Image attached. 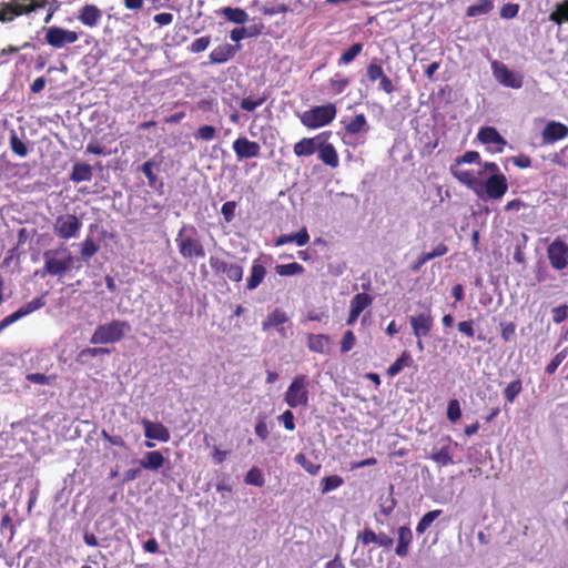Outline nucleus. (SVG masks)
<instances>
[{"label":"nucleus","mask_w":568,"mask_h":568,"mask_svg":"<svg viewBox=\"0 0 568 568\" xmlns=\"http://www.w3.org/2000/svg\"><path fill=\"white\" fill-rule=\"evenodd\" d=\"M336 114V105L334 103H326L304 111L300 115V121L307 129L316 130L332 123Z\"/></svg>","instance_id":"nucleus-1"},{"label":"nucleus","mask_w":568,"mask_h":568,"mask_svg":"<svg viewBox=\"0 0 568 568\" xmlns=\"http://www.w3.org/2000/svg\"><path fill=\"white\" fill-rule=\"evenodd\" d=\"M310 379L304 374L295 375L284 393V402L290 408L307 407L310 403Z\"/></svg>","instance_id":"nucleus-2"},{"label":"nucleus","mask_w":568,"mask_h":568,"mask_svg":"<svg viewBox=\"0 0 568 568\" xmlns=\"http://www.w3.org/2000/svg\"><path fill=\"white\" fill-rule=\"evenodd\" d=\"M488 176L483 182V193L490 200H500L508 190L507 178L495 162H485Z\"/></svg>","instance_id":"nucleus-3"},{"label":"nucleus","mask_w":568,"mask_h":568,"mask_svg":"<svg viewBox=\"0 0 568 568\" xmlns=\"http://www.w3.org/2000/svg\"><path fill=\"white\" fill-rule=\"evenodd\" d=\"M176 245L180 254L185 258L204 257L203 245L197 239L196 229L192 225H183L176 236Z\"/></svg>","instance_id":"nucleus-4"},{"label":"nucleus","mask_w":568,"mask_h":568,"mask_svg":"<svg viewBox=\"0 0 568 568\" xmlns=\"http://www.w3.org/2000/svg\"><path fill=\"white\" fill-rule=\"evenodd\" d=\"M43 273L60 276L71 268L73 258L70 251L64 247L48 250L43 254Z\"/></svg>","instance_id":"nucleus-5"},{"label":"nucleus","mask_w":568,"mask_h":568,"mask_svg":"<svg viewBox=\"0 0 568 568\" xmlns=\"http://www.w3.org/2000/svg\"><path fill=\"white\" fill-rule=\"evenodd\" d=\"M450 173L456 180L473 190L477 195H483V182L489 174V171H486L485 162L480 164L477 170H466L458 168V164H452Z\"/></svg>","instance_id":"nucleus-6"},{"label":"nucleus","mask_w":568,"mask_h":568,"mask_svg":"<svg viewBox=\"0 0 568 568\" xmlns=\"http://www.w3.org/2000/svg\"><path fill=\"white\" fill-rule=\"evenodd\" d=\"M130 331V325L124 321H112L99 325L91 336L92 344H111L120 342Z\"/></svg>","instance_id":"nucleus-7"},{"label":"nucleus","mask_w":568,"mask_h":568,"mask_svg":"<svg viewBox=\"0 0 568 568\" xmlns=\"http://www.w3.org/2000/svg\"><path fill=\"white\" fill-rule=\"evenodd\" d=\"M44 40L50 47L61 49L75 43L79 40V33L74 30L52 26L44 29Z\"/></svg>","instance_id":"nucleus-8"},{"label":"nucleus","mask_w":568,"mask_h":568,"mask_svg":"<svg viewBox=\"0 0 568 568\" xmlns=\"http://www.w3.org/2000/svg\"><path fill=\"white\" fill-rule=\"evenodd\" d=\"M47 0H14L0 11V20L11 21L16 17L44 7Z\"/></svg>","instance_id":"nucleus-9"},{"label":"nucleus","mask_w":568,"mask_h":568,"mask_svg":"<svg viewBox=\"0 0 568 568\" xmlns=\"http://www.w3.org/2000/svg\"><path fill=\"white\" fill-rule=\"evenodd\" d=\"M82 222L73 214L60 215L53 224L54 234L62 240H70L78 236Z\"/></svg>","instance_id":"nucleus-10"},{"label":"nucleus","mask_w":568,"mask_h":568,"mask_svg":"<svg viewBox=\"0 0 568 568\" xmlns=\"http://www.w3.org/2000/svg\"><path fill=\"white\" fill-rule=\"evenodd\" d=\"M491 71L495 79L504 87L520 89L523 87V75L507 68L501 62L493 61Z\"/></svg>","instance_id":"nucleus-11"},{"label":"nucleus","mask_w":568,"mask_h":568,"mask_svg":"<svg viewBox=\"0 0 568 568\" xmlns=\"http://www.w3.org/2000/svg\"><path fill=\"white\" fill-rule=\"evenodd\" d=\"M141 424L144 429V436L149 439L148 442H145V446L148 448L154 447V443H152L151 440H159L162 443H166L170 440V430L162 423L151 422L146 418H143L141 420Z\"/></svg>","instance_id":"nucleus-12"},{"label":"nucleus","mask_w":568,"mask_h":568,"mask_svg":"<svg viewBox=\"0 0 568 568\" xmlns=\"http://www.w3.org/2000/svg\"><path fill=\"white\" fill-rule=\"evenodd\" d=\"M478 140L487 146V151L490 153L503 152L506 140L498 133L493 126H485L478 131Z\"/></svg>","instance_id":"nucleus-13"},{"label":"nucleus","mask_w":568,"mask_h":568,"mask_svg":"<svg viewBox=\"0 0 568 568\" xmlns=\"http://www.w3.org/2000/svg\"><path fill=\"white\" fill-rule=\"evenodd\" d=\"M210 265L216 274H223L231 281L241 282L243 278V267L239 264L229 263L217 256H211Z\"/></svg>","instance_id":"nucleus-14"},{"label":"nucleus","mask_w":568,"mask_h":568,"mask_svg":"<svg viewBox=\"0 0 568 568\" xmlns=\"http://www.w3.org/2000/svg\"><path fill=\"white\" fill-rule=\"evenodd\" d=\"M550 265L555 270H564L568 265V245L560 240H555L547 250Z\"/></svg>","instance_id":"nucleus-15"},{"label":"nucleus","mask_w":568,"mask_h":568,"mask_svg":"<svg viewBox=\"0 0 568 568\" xmlns=\"http://www.w3.org/2000/svg\"><path fill=\"white\" fill-rule=\"evenodd\" d=\"M329 135V132L322 133L317 148V156L325 165L335 169L339 164V158L335 146L327 141Z\"/></svg>","instance_id":"nucleus-16"},{"label":"nucleus","mask_w":568,"mask_h":568,"mask_svg":"<svg viewBox=\"0 0 568 568\" xmlns=\"http://www.w3.org/2000/svg\"><path fill=\"white\" fill-rule=\"evenodd\" d=\"M44 305L42 298H36L26 305L21 306L19 310L13 312L12 314L6 316L0 321V333L6 329L11 324L16 323L20 318L31 314L32 312L41 308Z\"/></svg>","instance_id":"nucleus-17"},{"label":"nucleus","mask_w":568,"mask_h":568,"mask_svg":"<svg viewBox=\"0 0 568 568\" xmlns=\"http://www.w3.org/2000/svg\"><path fill=\"white\" fill-rule=\"evenodd\" d=\"M409 323L414 336L419 339L427 336L433 327V316L430 312H424L409 317Z\"/></svg>","instance_id":"nucleus-18"},{"label":"nucleus","mask_w":568,"mask_h":568,"mask_svg":"<svg viewBox=\"0 0 568 568\" xmlns=\"http://www.w3.org/2000/svg\"><path fill=\"white\" fill-rule=\"evenodd\" d=\"M232 148L239 160L256 158L261 151L257 142L251 141L245 136L237 138L233 142Z\"/></svg>","instance_id":"nucleus-19"},{"label":"nucleus","mask_w":568,"mask_h":568,"mask_svg":"<svg viewBox=\"0 0 568 568\" xmlns=\"http://www.w3.org/2000/svg\"><path fill=\"white\" fill-rule=\"evenodd\" d=\"M568 135V126L561 122L549 121L546 123L541 136L545 144H552L564 140Z\"/></svg>","instance_id":"nucleus-20"},{"label":"nucleus","mask_w":568,"mask_h":568,"mask_svg":"<svg viewBox=\"0 0 568 568\" xmlns=\"http://www.w3.org/2000/svg\"><path fill=\"white\" fill-rule=\"evenodd\" d=\"M102 19V10L94 4H84L78 11V20L88 28H95Z\"/></svg>","instance_id":"nucleus-21"},{"label":"nucleus","mask_w":568,"mask_h":568,"mask_svg":"<svg viewBox=\"0 0 568 568\" xmlns=\"http://www.w3.org/2000/svg\"><path fill=\"white\" fill-rule=\"evenodd\" d=\"M372 297L366 293L356 294L351 301L347 325H353L359 314L372 304Z\"/></svg>","instance_id":"nucleus-22"},{"label":"nucleus","mask_w":568,"mask_h":568,"mask_svg":"<svg viewBox=\"0 0 568 568\" xmlns=\"http://www.w3.org/2000/svg\"><path fill=\"white\" fill-rule=\"evenodd\" d=\"M322 133L314 138H303L294 144L293 151L296 156H311L317 152Z\"/></svg>","instance_id":"nucleus-23"},{"label":"nucleus","mask_w":568,"mask_h":568,"mask_svg":"<svg viewBox=\"0 0 568 568\" xmlns=\"http://www.w3.org/2000/svg\"><path fill=\"white\" fill-rule=\"evenodd\" d=\"M288 321L286 313L280 308L274 310L272 313L267 315V317L262 322L263 331H267L272 327H277L278 332L282 336H285V329L282 326L284 323Z\"/></svg>","instance_id":"nucleus-24"},{"label":"nucleus","mask_w":568,"mask_h":568,"mask_svg":"<svg viewBox=\"0 0 568 568\" xmlns=\"http://www.w3.org/2000/svg\"><path fill=\"white\" fill-rule=\"evenodd\" d=\"M332 345V339L325 334H308L307 347L314 353L325 354L328 353Z\"/></svg>","instance_id":"nucleus-25"},{"label":"nucleus","mask_w":568,"mask_h":568,"mask_svg":"<svg viewBox=\"0 0 568 568\" xmlns=\"http://www.w3.org/2000/svg\"><path fill=\"white\" fill-rule=\"evenodd\" d=\"M342 123L344 124L346 132L351 135L366 133L369 130L366 116L363 113L356 114L349 120L344 119Z\"/></svg>","instance_id":"nucleus-26"},{"label":"nucleus","mask_w":568,"mask_h":568,"mask_svg":"<svg viewBox=\"0 0 568 568\" xmlns=\"http://www.w3.org/2000/svg\"><path fill=\"white\" fill-rule=\"evenodd\" d=\"M445 443L440 449L435 450L430 454L429 458L435 462L438 466L444 467L453 463V456L450 454L449 447L452 444L457 446V443H452L449 437L443 439Z\"/></svg>","instance_id":"nucleus-27"},{"label":"nucleus","mask_w":568,"mask_h":568,"mask_svg":"<svg viewBox=\"0 0 568 568\" xmlns=\"http://www.w3.org/2000/svg\"><path fill=\"white\" fill-rule=\"evenodd\" d=\"M310 242V234L305 227H302L294 234H283L275 241L276 246H283L288 243H296L298 246H304Z\"/></svg>","instance_id":"nucleus-28"},{"label":"nucleus","mask_w":568,"mask_h":568,"mask_svg":"<svg viewBox=\"0 0 568 568\" xmlns=\"http://www.w3.org/2000/svg\"><path fill=\"white\" fill-rule=\"evenodd\" d=\"M398 540L395 552L399 557H406L408 554L409 545L413 540V532L409 527L402 526L397 530Z\"/></svg>","instance_id":"nucleus-29"},{"label":"nucleus","mask_w":568,"mask_h":568,"mask_svg":"<svg viewBox=\"0 0 568 568\" xmlns=\"http://www.w3.org/2000/svg\"><path fill=\"white\" fill-rule=\"evenodd\" d=\"M266 275L265 267L257 261H253L250 276L247 277L246 286L250 291L256 288Z\"/></svg>","instance_id":"nucleus-30"},{"label":"nucleus","mask_w":568,"mask_h":568,"mask_svg":"<svg viewBox=\"0 0 568 568\" xmlns=\"http://www.w3.org/2000/svg\"><path fill=\"white\" fill-rule=\"evenodd\" d=\"M235 53L231 44L224 43L214 48L210 53V61L212 63H224L229 61Z\"/></svg>","instance_id":"nucleus-31"},{"label":"nucleus","mask_w":568,"mask_h":568,"mask_svg":"<svg viewBox=\"0 0 568 568\" xmlns=\"http://www.w3.org/2000/svg\"><path fill=\"white\" fill-rule=\"evenodd\" d=\"M447 252H448V247L445 244H443V243L437 244L430 252L423 253L417 258L416 263L412 267L413 271H418L428 261L436 258V257H440V256L445 255Z\"/></svg>","instance_id":"nucleus-32"},{"label":"nucleus","mask_w":568,"mask_h":568,"mask_svg":"<svg viewBox=\"0 0 568 568\" xmlns=\"http://www.w3.org/2000/svg\"><path fill=\"white\" fill-rule=\"evenodd\" d=\"M164 457L158 450L148 452L143 459L140 460V465L144 469L158 470L164 465Z\"/></svg>","instance_id":"nucleus-33"},{"label":"nucleus","mask_w":568,"mask_h":568,"mask_svg":"<svg viewBox=\"0 0 568 568\" xmlns=\"http://www.w3.org/2000/svg\"><path fill=\"white\" fill-rule=\"evenodd\" d=\"M413 365V357L409 352L404 351L400 356L387 368V375L396 376L403 368Z\"/></svg>","instance_id":"nucleus-34"},{"label":"nucleus","mask_w":568,"mask_h":568,"mask_svg":"<svg viewBox=\"0 0 568 568\" xmlns=\"http://www.w3.org/2000/svg\"><path fill=\"white\" fill-rule=\"evenodd\" d=\"M222 13L229 21L237 24H243L248 21V14L240 8L225 7Z\"/></svg>","instance_id":"nucleus-35"},{"label":"nucleus","mask_w":568,"mask_h":568,"mask_svg":"<svg viewBox=\"0 0 568 568\" xmlns=\"http://www.w3.org/2000/svg\"><path fill=\"white\" fill-rule=\"evenodd\" d=\"M549 20L556 24L568 22V0L556 4L555 10L549 16Z\"/></svg>","instance_id":"nucleus-36"},{"label":"nucleus","mask_w":568,"mask_h":568,"mask_svg":"<svg viewBox=\"0 0 568 568\" xmlns=\"http://www.w3.org/2000/svg\"><path fill=\"white\" fill-rule=\"evenodd\" d=\"M92 176L91 166L88 164L78 163L73 165L71 179L74 182L89 181Z\"/></svg>","instance_id":"nucleus-37"},{"label":"nucleus","mask_w":568,"mask_h":568,"mask_svg":"<svg viewBox=\"0 0 568 568\" xmlns=\"http://www.w3.org/2000/svg\"><path fill=\"white\" fill-rule=\"evenodd\" d=\"M344 484V479L338 475L326 476L321 479V491L327 494L339 488Z\"/></svg>","instance_id":"nucleus-38"},{"label":"nucleus","mask_w":568,"mask_h":568,"mask_svg":"<svg viewBox=\"0 0 568 568\" xmlns=\"http://www.w3.org/2000/svg\"><path fill=\"white\" fill-rule=\"evenodd\" d=\"M491 9L493 2L490 0H479L477 3L469 6L466 13L468 17H478L489 13Z\"/></svg>","instance_id":"nucleus-39"},{"label":"nucleus","mask_w":568,"mask_h":568,"mask_svg":"<svg viewBox=\"0 0 568 568\" xmlns=\"http://www.w3.org/2000/svg\"><path fill=\"white\" fill-rule=\"evenodd\" d=\"M440 514H442L440 509H435V510L426 513L418 521V524L416 526V531L418 534L425 532L426 529L440 516Z\"/></svg>","instance_id":"nucleus-40"},{"label":"nucleus","mask_w":568,"mask_h":568,"mask_svg":"<svg viewBox=\"0 0 568 568\" xmlns=\"http://www.w3.org/2000/svg\"><path fill=\"white\" fill-rule=\"evenodd\" d=\"M523 390V383L520 379H515L510 382L504 389V396L505 399L513 404L516 399V397L521 393Z\"/></svg>","instance_id":"nucleus-41"},{"label":"nucleus","mask_w":568,"mask_h":568,"mask_svg":"<svg viewBox=\"0 0 568 568\" xmlns=\"http://www.w3.org/2000/svg\"><path fill=\"white\" fill-rule=\"evenodd\" d=\"M10 149L20 158H26L29 153L27 145L21 139H19L16 132H12L10 135Z\"/></svg>","instance_id":"nucleus-42"},{"label":"nucleus","mask_w":568,"mask_h":568,"mask_svg":"<svg viewBox=\"0 0 568 568\" xmlns=\"http://www.w3.org/2000/svg\"><path fill=\"white\" fill-rule=\"evenodd\" d=\"M275 270L281 276H293L304 272V267L296 262L277 265Z\"/></svg>","instance_id":"nucleus-43"},{"label":"nucleus","mask_w":568,"mask_h":568,"mask_svg":"<svg viewBox=\"0 0 568 568\" xmlns=\"http://www.w3.org/2000/svg\"><path fill=\"white\" fill-rule=\"evenodd\" d=\"M295 462L301 465L305 471H307L310 475H317L320 469H321V465L320 464H315L313 462H311L304 454L300 453L295 456Z\"/></svg>","instance_id":"nucleus-44"},{"label":"nucleus","mask_w":568,"mask_h":568,"mask_svg":"<svg viewBox=\"0 0 568 568\" xmlns=\"http://www.w3.org/2000/svg\"><path fill=\"white\" fill-rule=\"evenodd\" d=\"M363 44L354 43L349 49H347L339 58L338 64H348L355 60V58L362 52Z\"/></svg>","instance_id":"nucleus-45"},{"label":"nucleus","mask_w":568,"mask_h":568,"mask_svg":"<svg viewBox=\"0 0 568 568\" xmlns=\"http://www.w3.org/2000/svg\"><path fill=\"white\" fill-rule=\"evenodd\" d=\"M480 163V155L477 151H467L462 156L455 159L453 164H458V168H463V164Z\"/></svg>","instance_id":"nucleus-46"},{"label":"nucleus","mask_w":568,"mask_h":568,"mask_svg":"<svg viewBox=\"0 0 568 568\" xmlns=\"http://www.w3.org/2000/svg\"><path fill=\"white\" fill-rule=\"evenodd\" d=\"M244 480L247 485H253V486H257V487H261L264 485V476H263L262 471L256 467L251 468L246 473Z\"/></svg>","instance_id":"nucleus-47"},{"label":"nucleus","mask_w":568,"mask_h":568,"mask_svg":"<svg viewBox=\"0 0 568 568\" xmlns=\"http://www.w3.org/2000/svg\"><path fill=\"white\" fill-rule=\"evenodd\" d=\"M460 416H462V409H460L459 402L457 399H450L448 402V406H447V418L452 423H455L460 418Z\"/></svg>","instance_id":"nucleus-48"},{"label":"nucleus","mask_w":568,"mask_h":568,"mask_svg":"<svg viewBox=\"0 0 568 568\" xmlns=\"http://www.w3.org/2000/svg\"><path fill=\"white\" fill-rule=\"evenodd\" d=\"M329 85L334 94H339L348 85V80L339 74H336L329 80Z\"/></svg>","instance_id":"nucleus-49"},{"label":"nucleus","mask_w":568,"mask_h":568,"mask_svg":"<svg viewBox=\"0 0 568 568\" xmlns=\"http://www.w3.org/2000/svg\"><path fill=\"white\" fill-rule=\"evenodd\" d=\"M211 38L209 36L197 38L191 43L190 51L193 53L203 52L209 48Z\"/></svg>","instance_id":"nucleus-50"},{"label":"nucleus","mask_w":568,"mask_h":568,"mask_svg":"<svg viewBox=\"0 0 568 568\" xmlns=\"http://www.w3.org/2000/svg\"><path fill=\"white\" fill-rule=\"evenodd\" d=\"M99 247L91 239H87L81 243V255L84 258L92 257L97 252Z\"/></svg>","instance_id":"nucleus-51"},{"label":"nucleus","mask_w":568,"mask_h":568,"mask_svg":"<svg viewBox=\"0 0 568 568\" xmlns=\"http://www.w3.org/2000/svg\"><path fill=\"white\" fill-rule=\"evenodd\" d=\"M567 349H562L559 353L555 355V357L549 362V364L546 366V372L548 374H554L558 366L565 361L567 357Z\"/></svg>","instance_id":"nucleus-52"},{"label":"nucleus","mask_w":568,"mask_h":568,"mask_svg":"<svg viewBox=\"0 0 568 568\" xmlns=\"http://www.w3.org/2000/svg\"><path fill=\"white\" fill-rule=\"evenodd\" d=\"M356 338L352 331H346L341 339V352L347 353L355 345Z\"/></svg>","instance_id":"nucleus-53"},{"label":"nucleus","mask_w":568,"mask_h":568,"mask_svg":"<svg viewBox=\"0 0 568 568\" xmlns=\"http://www.w3.org/2000/svg\"><path fill=\"white\" fill-rule=\"evenodd\" d=\"M357 541L363 545H368L377 541V535L369 528H366L357 534Z\"/></svg>","instance_id":"nucleus-54"},{"label":"nucleus","mask_w":568,"mask_h":568,"mask_svg":"<svg viewBox=\"0 0 568 568\" xmlns=\"http://www.w3.org/2000/svg\"><path fill=\"white\" fill-rule=\"evenodd\" d=\"M215 136V129L212 125H203L201 126L196 133L195 138L204 141H211Z\"/></svg>","instance_id":"nucleus-55"},{"label":"nucleus","mask_w":568,"mask_h":568,"mask_svg":"<svg viewBox=\"0 0 568 568\" xmlns=\"http://www.w3.org/2000/svg\"><path fill=\"white\" fill-rule=\"evenodd\" d=\"M280 422L283 424L284 428L287 430H294L295 429V422H294V414L291 409H286L283 412L280 417Z\"/></svg>","instance_id":"nucleus-56"},{"label":"nucleus","mask_w":568,"mask_h":568,"mask_svg":"<svg viewBox=\"0 0 568 568\" xmlns=\"http://www.w3.org/2000/svg\"><path fill=\"white\" fill-rule=\"evenodd\" d=\"M236 203L234 201L225 202L221 207V213L226 222H231L235 215Z\"/></svg>","instance_id":"nucleus-57"},{"label":"nucleus","mask_w":568,"mask_h":568,"mask_svg":"<svg viewBox=\"0 0 568 568\" xmlns=\"http://www.w3.org/2000/svg\"><path fill=\"white\" fill-rule=\"evenodd\" d=\"M385 75L383 69L381 65L376 63H369L367 67V77L371 81H377L382 79V77Z\"/></svg>","instance_id":"nucleus-58"},{"label":"nucleus","mask_w":568,"mask_h":568,"mask_svg":"<svg viewBox=\"0 0 568 568\" xmlns=\"http://www.w3.org/2000/svg\"><path fill=\"white\" fill-rule=\"evenodd\" d=\"M265 102V98H260L253 100L251 98H245L241 102V108L245 111H254L256 108L261 106Z\"/></svg>","instance_id":"nucleus-59"},{"label":"nucleus","mask_w":568,"mask_h":568,"mask_svg":"<svg viewBox=\"0 0 568 568\" xmlns=\"http://www.w3.org/2000/svg\"><path fill=\"white\" fill-rule=\"evenodd\" d=\"M174 20V17L172 13L170 12H161V13H158L153 17V21L159 26V27H165V26H169L173 22Z\"/></svg>","instance_id":"nucleus-60"},{"label":"nucleus","mask_w":568,"mask_h":568,"mask_svg":"<svg viewBox=\"0 0 568 568\" xmlns=\"http://www.w3.org/2000/svg\"><path fill=\"white\" fill-rule=\"evenodd\" d=\"M517 13H518V6L513 4V3L505 4L500 10V16L505 19H511V18L516 17Z\"/></svg>","instance_id":"nucleus-61"},{"label":"nucleus","mask_w":568,"mask_h":568,"mask_svg":"<svg viewBox=\"0 0 568 568\" xmlns=\"http://www.w3.org/2000/svg\"><path fill=\"white\" fill-rule=\"evenodd\" d=\"M568 307L558 306L552 310V320L555 323H561L567 318Z\"/></svg>","instance_id":"nucleus-62"},{"label":"nucleus","mask_w":568,"mask_h":568,"mask_svg":"<svg viewBox=\"0 0 568 568\" xmlns=\"http://www.w3.org/2000/svg\"><path fill=\"white\" fill-rule=\"evenodd\" d=\"M142 172L145 174V176L149 180V184L153 185L156 181V176L153 173V163L151 161H148L143 163L142 165Z\"/></svg>","instance_id":"nucleus-63"},{"label":"nucleus","mask_w":568,"mask_h":568,"mask_svg":"<svg viewBox=\"0 0 568 568\" xmlns=\"http://www.w3.org/2000/svg\"><path fill=\"white\" fill-rule=\"evenodd\" d=\"M28 379L30 382H33V383L40 384V385H49L51 383L50 376H47L44 374H39V373L29 375Z\"/></svg>","instance_id":"nucleus-64"}]
</instances>
